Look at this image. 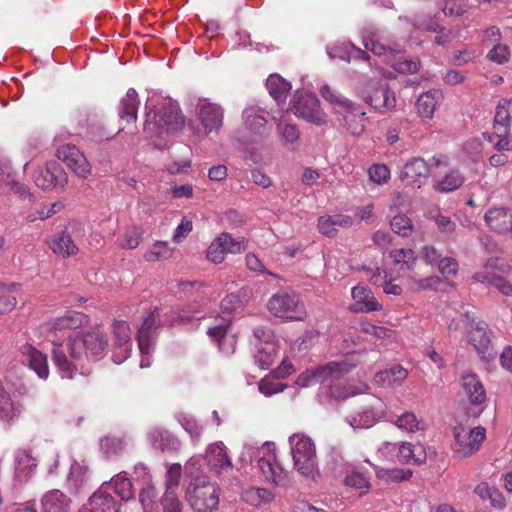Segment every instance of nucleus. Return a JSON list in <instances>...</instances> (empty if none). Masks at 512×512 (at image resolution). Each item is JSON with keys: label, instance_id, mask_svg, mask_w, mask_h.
Masks as SVG:
<instances>
[{"label": "nucleus", "instance_id": "obj_1", "mask_svg": "<svg viewBox=\"0 0 512 512\" xmlns=\"http://www.w3.org/2000/svg\"><path fill=\"white\" fill-rule=\"evenodd\" d=\"M196 465L199 463L194 459L186 464L190 480L185 487L184 498L194 512H213L219 504V487L207 475H195Z\"/></svg>", "mask_w": 512, "mask_h": 512}, {"label": "nucleus", "instance_id": "obj_2", "mask_svg": "<svg viewBox=\"0 0 512 512\" xmlns=\"http://www.w3.org/2000/svg\"><path fill=\"white\" fill-rule=\"evenodd\" d=\"M354 364L347 360L331 361L312 370L310 383H318L322 390L336 400H344L356 394L347 385L345 376L352 371Z\"/></svg>", "mask_w": 512, "mask_h": 512}, {"label": "nucleus", "instance_id": "obj_3", "mask_svg": "<svg viewBox=\"0 0 512 512\" xmlns=\"http://www.w3.org/2000/svg\"><path fill=\"white\" fill-rule=\"evenodd\" d=\"M146 109L148 107L146 106ZM185 124V116L176 103L167 102L154 110L146 111L144 132L149 138H162L164 135L177 133Z\"/></svg>", "mask_w": 512, "mask_h": 512}, {"label": "nucleus", "instance_id": "obj_4", "mask_svg": "<svg viewBox=\"0 0 512 512\" xmlns=\"http://www.w3.org/2000/svg\"><path fill=\"white\" fill-rule=\"evenodd\" d=\"M74 338L73 352L81 355L83 362L99 360L108 348L107 334L100 328L95 327L86 332H77L72 335Z\"/></svg>", "mask_w": 512, "mask_h": 512}, {"label": "nucleus", "instance_id": "obj_5", "mask_svg": "<svg viewBox=\"0 0 512 512\" xmlns=\"http://www.w3.org/2000/svg\"><path fill=\"white\" fill-rule=\"evenodd\" d=\"M294 468L304 476H314L317 471L316 448L313 441L303 434L289 438Z\"/></svg>", "mask_w": 512, "mask_h": 512}, {"label": "nucleus", "instance_id": "obj_6", "mask_svg": "<svg viewBox=\"0 0 512 512\" xmlns=\"http://www.w3.org/2000/svg\"><path fill=\"white\" fill-rule=\"evenodd\" d=\"M73 336L63 342L52 341V360L62 378L72 379L77 373L82 374L84 362L81 355L73 352Z\"/></svg>", "mask_w": 512, "mask_h": 512}, {"label": "nucleus", "instance_id": "obj_7", "mask_svg": "<svg viewBox=\"0 0 512 512\" xmlns=\"http://www.w3.org/2000/svg\"><path fill=\"white\" fill-rule=\"evenodd\" d=\"M291 111L299 118L317 126L327 123V115L320 107L317 96L309 92L296 91L290 102Z\"/></svg>", "mask_w": 512, "mask_h": 512}, {"label": "nucleus", "instance_id": "obj_8", "mask_svg": "<svg viewBox=\"0 0 512 512\" xmlns=\"http://www.w3.org/2000/svg\"><path fill=\"white\" fill-rule=\"evenodd\" d=\"M362 99L380 112L390 111L396 106L395 93L382 79H370L361 91Z\"/></svg>", "mask_w": 512, "mask_h": 512}, {"label": "nucleus", "instance_id": "obj_9", "mask_svg": "<svg viewBox=\"0 0 512 512\" xmlns=\"http://www.w3.org/2000/svg\"><path fill=\"white\" fill-rule=\"evenodd\" d=\"M453 434L455 438L454 452L459 458H467L479 450L485 439L486 431L483 427H475L466 430L459 424L454 427Z\"/></svg>", "mask_w": 512, "mask_h": 512}, {"label": "nucleus", "instance_id": "obj_10", "mask_svg": "<svg viewBox=\"0 0 512 512\" xmlns=\"http://www.w3.org/2000/svg\"><path fill=\"white\" fill-rule=\"evenodd\" d=\"M268 309L274 316L290 320H301L304 314L298 296L287 292L274 294L268 302Z\"/></svg>", "mask_w": 512, "mask_h": 512}, {"label": "nucleus", "instance_id": "obj_11", "mask_svg": "<svg viewBox=\"0 0 512 512\" xmlns=\"http://www.w3.org/2000/svg\"><path fill=\"white\" fill-rule=\"evenodd\" d=\"M471 330L469 332V341L478 352L482 360L492 361L497 356V351L491 340L492 332L488 329L485 321L470 320Z\"/></svg>", "mask_w": 512, "mask_h": 512}, {"label": "nucleus", "instance_id": "obj_12", "mask_svg": "<svg viewBox=\"0 0 512 512\" xmlns=\"http://www.w3.org/2000/svg\"><path fill=\"white\" fill-rule=\"evenodd\" d=\"M33 180L39 188L50 190L64 187L68 182V175L59 162L49 161L44 167L34 170Z\"/></svg>", "mask_w": 512, "mask_h": 512}, {"label": "nucleus", "instance_id": "obj_13", "mask_svg": "<svg viewBox=\"0 0 512 512\" xmlns=\"http://www.w3.org/2000/svg\"><path fill=\"white\" fill-rule=\"evenodd\" d=\"M246 249L244 238L234 239L229 233H222L207 249V259L213 263H221L227 253L237 254Z\"/></svg>", "mask_w": 512, "mask_h": 512}, {"label": "nucleus", "instance_id": "obj_14", "mask_svg": "<svg viewBox=\"0 0 512 512\" xmlns=\"http://www.w3.org/2000/svg\"><path fill=\"white\" fill-rule=\"evenodd\" d=\"M56 156L63 161L77 176L86 179L91 174V165L85 155L73 144L57 149Z\"/></svg>", "mask_w": 512, "mask_h": 512}, {"label": "nucleus", "instance_id": "obj_15", "mask_svg": "<svg viewBox=\"0 0 512 512\" xmlns=\"http://www.w3.org/2000/svg\"><path fill=\"white\" fill-rule=\"evenodd\" d=\"M161 327L158 308L150 311L137 331L138 346L143 354H149L153 349L157 330Z\"/></svg>", "mask_w": 512, "mask_h": 512}, {"label": "nucleus", "instance_id": "obj_16", "mask_svg": "<svg viewBox=\"0 0 512 512\" xmlns=\"http://www.w3.org/2000/svg\"><path fill=\"white\" fill-rule=\"evenodd\" d=\"M112 327V347L115 350L112 357L115 363L120 364L128 358L131 351V329L126 321H114Z\"/></svg>", "mask_w": 512, "mask_h": 512}, {"label": "nucleus", "instance_id": "obj_17", "mask_svg": "<svg viewBox=\"0 0 512 512\" xmlns=\"http://www.w3.org/2000/svg\"><path fill=\"white\" fill-rule=\"evenodd\" d=\"M351 106V108L344 107L336 110V113L340 116L339 121L347 132L352 136H360L365 131L366 113L359 104L351 101Z\"/></svg>", "mask_w": 512, "mask_h": 512}, {"label": "nucleus", "instance_id": "obj_18", "mask_svg": "<svg viewBox=\"0 0 512 512\" xmlns=\"http://www.w3.org/2000/svg\"><path fill=\"white\" fill-rule=\"evenodd\" d=\"M199 119L206 134L218 133L223 126L224 109L216 103L203 100L199 105Z\"/></svg>", "mask_w": 512, "mask_h": 512}, {"label": "nucleus", "instance_id": "obj_19", "mask_svg": "<svg viewBox=\"0 0 512 512\" xmlns=\"http://www.w3.org/2000/svg\"><path fill=\"white\" fill-rule=\"evenodd\" d=\"M110 484L103 483L88 499L87 505L94 512H119L121 503L109 491Z\"/></svg>", "mask_w": 512, "mask_h": 512}, {"label": "nucleus", "instance_id": "obj_20", "mask_svg": "<svg viewBox=\"0 0 512 512\" xmlns=\"http://www.w3.org/2000/svg\"><path fill=\"white\" fill-rule=\"evenodd\" d=\"M245 129L252 137V141H258L268 136L270 128L267 119L254 107L244 109L242 113Z\"/></svg>", "mask_w": 512, "mask_h": 512}, {"label": "nucleus", "instance_id": "obj_21", "mask_svg": "<svg viewBox=\"0 0 512 512\" xmlns=\"http://www.w3.org/2000/svg\"><path fill=\"white\" fill-rule=\"evenodd\" d=\"M430 176V167L422 158H413L409 160L400 173V179L407 181L408 184L421 187L426 183Z\"/></svg>", "mask_w": 512, "mask_h": 512}, {"label": "nucleus", "instance_id": "obj_22", "mask_svg": "<svg viewBox=\"0 0 512 512\" xmlns=\"http://www.w3.org/2000/svg\"><path fill=\"white\" fill-rule=\"evenodd\" d=\"M484 220L495 233H512V209L506 207L490 208L485 213Z\"/></svg>", "mask_w": 512, "mask_h": 512}, {"label": "nucleus", "instance_id": "obj_23", "mask_svg": "<svg viewBox=\"0 0 512 512\" xmlns=\"http://www.w3.org/2000/svg\"><path fill=\"white\" fill-rule=\"evenodd\" d=\"M258 466L265 478L271 483L278 486L286 484L287 471L277 461L274 453H268L266 456L259 458Z\"/></svg>", "mask_w": 512, "mask_h": 512}, {"label": "nucleus", "instance_id": "obj_24", "mask_svg": "<svg viewBox=\"0 0 512 512\" xmlns=\"http://www.w3.org/2000/svg\"><path fill=\"white\" fill-rule=\"evenodd\" d=\"M21 353L29 367L35 371L39 378L46 380L49 376L47 356L30 344L23 345Z\"/></svg>", "mask_w": 512, "mask_h": 512}, {"label": "nucleus", "instance_id": "obj_25", "mask_svg": "<svg viewBox=\"0 0 512 512\" xmlns=\"http://www.w3.org/2000/svg\"><path fill=\"white\" fill-rule=\"evenodd\" d=\"M206 461L209 469L215 473H221L232 467L231 459L222 442H216L209 446L206 452Z\"/></svg>", "mask_w": 512, "mask_h": 512}, {"label": "nucleus", "instance_id": "obj_26", "mask_svg": "<svg viewBox=\"0 0 512 512\" xmlns=\"http://www.w3.org/2000/svg\"><path fill=\"white\" fill-rule=\"evenodd\" d=\"M498 259L489 260L484 269L476 272L473 278L477 282L487 283L499 290L503 295H512V285L502 276L497 275L495 272L489 271L488 268L492 267Z\"/></svg>", "mask_w": 512, "mask_h": 512}, {"label": "nucleus", "instance_id": "obj_27", "mask_svg": "<svg viewBox=\"0 0 512 512\" xmlns=\"http://www.w3.org/2000/svg\"><path fill=\"white\" fill-rule=\"evenodd\" d=\"M397 458L402 464L421 465L426 462L427 454L424 446L420 443L402 442L398 447Z\"/></svg>", "mask_w": 512, "mask_h": 512}, {"label": "nucleus", "instance_id": "obj_28", "mask_svg": "<svg viewBox=\"0 0 512 512\" xmlns=\"http://www.w3.org/2000/svg\"><path fill=\"white\" fill-rule=\"evenodd\" d=\"M139 103L137 91L134 88H129L118 107L120 120L126 123L135 122L137 120Z\"/></svg>", "mask_w": 512, "mask_h": 512}, {"label": "nucleus", "instance_id": "obj_29", "mask_svg": "<svg viewBox=\"0 0 512 512\" xmlns=\"http://www.w3.org/2000/svg\"><path fill=\"white\" fill-rule=\"evenodd\" d=\"M462 387L469 399L474 405H480L486 400V391L475 374H466L461 378Z\"/></svg>", "mask_w": 512, "mask_h": 512}, {"label": "nucleus", "instance_id": "obj_30", "mask_svg": "<svg viewBox=\"0 0 512 512\" xmlns=\"http://www.w3.org/2000/svg\"><path fill=\"white\" fill-rule=\"evenodd\" d=\"M43 512H69L71 499L60 490H51L42 498Z\"/></svg>", "mask_w": 512, "mask_h": 512}, {"label": "nucleus", "instance_id": "obj_31", "mask_svg": "<svg viewBox=\"0 0 512 512\" xmlns=\"http://www.w3.org/2000/svg\"><path fill=\"white\" fill-rule=\"evenodd\" d=\"M408 372L400 365H394L389 369L379 371L374 376L376 384L383 387L399 386L407 378Z\"/></svg>", "mask_w": 512, "mask_h": 512}, {"label": "nucleus", "instance_id": "obj_32", "mask_svg": "<svg viewBox=\"0 0 512 512\" xmlns=\"http://www.w3.org/2000/svg\"><path fill=\"white\" fill-rule=\"evenodd\" d=\"M352 297L359 305L358 311L361 312H373L379 311L382 305L374 297L373 292L364 286H355L352 289Z\"/></svg>", "mask_w": 512, "mask_h": 512}, {"label": "nucleus", "instance_id": "obj_33", "mask_svg": "<svg viewBox=\"0 0 512 512\" xmlns=\"http://www.w3.org/2000/svg\"><path fill=\"white\" fill-rule=\"evenodd\" d=\"M441 98L442 94L438 90L422 93L416 101V109L419 116L424 119H431Z\"/></svg>", "mask_w": 512, "mask_h": 512}, {"label": "nucleus", "instance_id": "obj_34", "mask_svg": "<svg viewBox=\"0 0 512 512\" xmlns=\"http://www.w3.org/2000/svg\"><path fill=\"white\" fill-rule=\"evenodd\" d=\"M50 248L63 258L75 255L78 252V247L66 231H61L52 238Z\"/></svg>", "mask_w": 512, "mask_h": 512}, {"label": "nucleus", "instance_id": "obj_35", "mask_svg": "<svg viewBox=\"0 0 512 512\" xmlns=\"http://www.w3.org/2000/svg\"><path fill=\"white\" fill-rule=\"evenodd\" d=\"M512 101L503 98L498 102L494 117V128L496 133H509L511 125L510 106Z\"/></svg>", "mask_w": 512, "mask_h": 512}, {"label": "nucleus", "instance_id": "obj_36", "mask_svg": "<svg viewBox=\"0 0 512 512\" xmlns=\"http://www.w3.org/2000/svg\"><path fill=\"white\" fill-rule=\"evenodd\" d=\"M228 327L229 323L225 319H221L220 323L208 328L207 331L209 337H211V339L217 343L218 348L226 353L229 352V349L226 348L227 342L229 343V346L232 348V352L234 351V340L232 338L227 337Z\"/></svg>", "mask_w": 512, "mask_h": 512}, {"label": "nucleus", "instance_id": "obj_37", "mask_svg": "<svg viewBox=\"0 0 512 512\" xmlns=\"http://www.w3.org/2000/svg\"><path fill=\"white\" fill-rule=\"evenodd\" d=\"M276 345L271 341H265L257 345L256 353L254 355L255 362L262 369H268L277 358Z\"/></svg>", "mask_w": 512, "mask_h": 512}, {"label": "nucleus", "instance_id": "obj_38", "mask_svg": "<svg viewBox=\"0 0 512 512\" xmlns=\"http://www.w3.org/2000/svg\"><path fill=\"white\" fill-rule=\"evenodd\" d=\"M86 315L77 311H67L63 316L57 317L53 323L54 330L76 329L86 322Z\"/></svg>", "mask_w": 512, "mask_h": 512}, {"label": "nucleus", "instance_id": "obj_39", "mask_svg": "<svg viewBox=\"0 0 512 512\" xmlns=\"http://www.w3.org/2000/svg\"><path fill=\"white\" fill-rule=\"evenodd\" d=\"M270 95L276 101H284L288 92L291 90V84L278 74H272L266 82Z\"/></svg>", "mask_w": 512, "mask_h": 512}, {"label": "nucleus", "instance_id": "obj_40", "mask_svg": "<svg viewBox=\"0 0 512 512\" xmlns=\"http://www.w3.org/2000/svg\"><path fill=\"white\" fill-rule=\"evenodd\" d=\"M22 411L19 403L12 400L9 393H5L0 397V419L5 422H13L18 419Z\"/></svg>", "mask_w": 512, "mask_h": 512}, {"label": "nucleus", "instance_id": "obj_41", "mask_svg": "<svg viewBox=\"0 0 512 512\" xmlns=\"http://www.w3.org/2000/svg\"><path fill=\"white\" fill-rule=\"evenodd\" d=\"M86 473L87 469L83 465L77 462H74L71 465L70 472L67 477V486L71 493H79L80 489L86 483Z\"/></svg>", "mask_w": 512, "mask_h": 512}, {"label": "nucleus", "instance_id": "obj_42", "mask_svg": "<svg viewBox=\"0 0 512 512\" xmlns=\"http://www.w3.org/2000/svg\"><path fill=\"white\" fill-rule=\"evenodd\" d=\"M464 175L459 170H451L444 178L435 185L439 192H452L460 188L464 183Z\"/></svg>", "mask_w": 512, "mask_h": 512}, {"label": "nucleus", "instance_id": "obj_43", "mask_svg": "<svg viewBox=\"0 0 512 512\" xmlns=\"http://www.w3.org/2000/svg\"><path fill=\"white\" fill-rule=\"evenodd\" d=\"M109 484L113 485L115 493L121 500L128 501L134 497L132 482L125 475L121 473L116 475Z\"/></svg>", "mask_w": 512, "mask_h": 512}, {"label": "nucleus", "instance_id": "obj_44", "mask_svg": "<svg viewBox=\"0 0 512 512\" xmlns=\"http://www.w3.org/2000/svg\"><path fill=\"white\" fill-rule=\"evenodd\" d=\"M392 423L399 429L408 433H415L421 430V422L418 420L417 416L410 411L403 412L397 416V418L393 420Z\"/></svg>", "mask_w": 512, "mask_h": 512}, {"label": "nucleus", "instance_id": "obj_45", "mask_svg": "<svg viewBox=\"0 0 512 512\" xmlns=\"http://www.w3.org/2000/svg\"><path fill=\"white\" fill-rule=\"evenodd\" d=\"M277 131L281 136V141L284 145H293L298 142L300 138V131L295 124L286 123L282 120L277 122Z\"/></svg>", "mask_w": 512, "mask_h": 512}, {"label": "nucleus", "instance_id": "obj_46", "mask_svg": "<svg viewBox=\"0 0 512 512\" xmlns=\"http://www.w3.org/2000/svg\"><path fill=\"white\" fill-rule=\"evenodd\" d=\"M391 230L401 237H408L413 232L412 220L405 214H397L390 221Z\"/></svg>", "mask_w": 512, "mask_h": 512}, {"label": "nucleus", "instance_id": "obj_47", "mask_svg": "<svg viewBox=\"0 0 512 512\" xmlns=\"http://www.w3.org/2000/svg\"><path fill=\"white\" fill-rule=\"evenodd\" d=\"M17 285L12 283L11 285L0 284V314L10 312L17 304L16 297L12 295V289H15Z\"/></svg>", "mask_w": 512, "mask_h": 512}, {"label": "nucleus", "instance_id": "obj_48", "mask_svg": "<svg viewBox=\"0 0 512 512\" xmlns=\"http://www.w3.org/2000/svg\"><path fill=\"white\" fill-rule=\"evenodd\" d=\"M321 96L329 103L336 106V110H341L344 107H352L351 100L339 94L336 90L332 89L329 85H324L320 89Z\"/></svg>", "mask_w": 512, "mask_h": 512}, {"label": "nucleus", "instance_id": "obj_49", "mask_svg": "<svg viewBox=\"0 0 512 512\" xmlns=\"http://www.w3.org/2000/svg\"><path fill=\"white\" fill-rule=\"evenodd\" d=\"M378 419V412L372 407L365 408L353 417L351 425L355 428H369L373 426Z\"/></svg>", "mask_w": 512, "mask_h": 512}, {"label": "nucleus", "instance_id": "obj_50", "mask_svg": "<svg viewBox=\"0 0 512 512\" xmlns=\"http://www.w3.org/2000/svg\"><path fill=\"white\" fill-rule=\"evenodd\" d=\"M364 46L367 50H370L374 55L377 56H384L387 54H391L393 56H396L398 54H401L402 50L400 46H390V45H384L383 43L369 39L365 40Z\"/></svg>", "mask_w": 512, "mask_h": 512}, {"label": "nucleus", "instance_id": "obj_51", "mask_svg": "<svg viewBox=\"0 0 512 512\" xmlns=\"http://www.w3.org/2000/svg\"><path fill=\"white\" fill-rule=\"evenodd\" d=\"M390 257L393 259L395 264H401L408 270L412 269L417 257L412 249H394L390 251Z\"/></svg>", "mask_w": 512, "mask_h": 512}, {"label": "nucleus", "instance_id": "obj_52", "mask_svg": "<svg viewBox=\"0 0 512 512\" xmlns=\"http://www.w3.org/2000/svg\"><path fill=\"white\" fill-rule=\"evenodd\" d=\"M146 484L147 486L143 487L139 493V501L143 507L144 512H152L158 498V492L153 485L150 483Z\"/></svg>", "mask_w": 512, "mask_h": 512}, {"label": "nucleus", "instance_id": "obj_53", "mask_svg": "<svg viewBox=\"0 0 512 512\" xmlns=\"http://www.w3.org/2000/svg\"><path fill=\"white\" fill-rule=\"evenodd\" d=\"M160 503L163 512H182L183 505L175 491H165Z\"/></svg>", "mask_w": 512, "mask_h": 512}, {"label": "nucleus", "instance_id": "obj_54", "mask_svg": "<svg viewBox=\"0 0 512 512\" xmlns=\"http://www.w3.org/2000/svg\"><path fill=\"white\" fill-rule=\"evenodd\" d=\"M182 474V467L179 463L172 464L166 472L165 491L177 490Z\"/></svg>", "mask_w": 512, "mask_h": 512}, {"label": "nucleus", "instance_id": "obj_55", "mask_svg": "<svg viewBox=\"0 0 512 512\" xmlns=\"http://www.w3.org/2000/svg\"><path fill=\"white\" fill-rule=\"evenodd\" d=\"M286 387V384L277 382L273 378L269 377L263 378L258 384L259 391L265 396H271L273 394L280 393L284 391Z\"/></svg>", "mask_w": 512, "mask_h": 512}, {"label": "nucleus", "instance_id": "obj_56", "mask_svg": "<svg viewBox=\"0 0 512 512\" xmlns=\"http://www.w3.org/2000/svg\"><path fill=\"white\" fill-rule=\"evenodd\" d=\"M328 466L334 474H342L345 471L346 461L340 449L335 447L331 449Z\"/></svg>", "mask_w": 512, "mask_h": 512}, {"label": "nucleus", "instance_id": "obj_57", "mask_svg": "<svg viewBox=\"0 0 512 512\" xmlns=\"http://www.w3.org/2000/svg\"><path fill=\"white\" fill-rule=\"evenodd\" d=\"M143 231L140 227H132L128 229L123 236V243L121 244L123 248L134 249L136 248L141 239H142Z\"/></svg>", "mask_w": 512, "mask_h": 512}, {"label": "nucleus", "instance_id": "obj_58", "mask_svg": "<svg viewBox=\"0 0 512 512\" xmlns=\"http://www.w3.org/2000/svg\"><path fill=\"white\" fill-rule=\"evenodd\" d=\"M171 255V251H169L166 247V243L157 242L154 244L153 249L146 252L144 258L147 261H157L160 259H167Z\"/></svg>", "mask_w": 512, "mask_h": 512}, {"label": "nucleus", "instance_id": "obj_59", "mask_svg": "<svg viewBox=\"0 0 512 512\" xmlns=\"http://www.w3.org/2000/svg\"><path fill=\"white\" fill-rule=\"evenodd\" d=\"M345 484L356 489H368L370 487L369 479L360 472H351L347 474L344 480Z\"/></svg>", "mask_w": 512, "mask_h": 512}, {"label": "nucleus", "instance_id": "obj_60", "mask_svg": "<svg viewBox=\"0 0 512 512\" xmlns=\"http://www.w3.org/2000/svg\"><path fill=\"white\" fill-rule=\"evenodd\" d=\"M318 230L321 234L327 237H335L338 228H335L331 215H323L318 218Z\"/></svg>", "mask_w": 512, "mask_h": 512}, {"label": "nucleus", "instance_id": "obj_61", "mask_svg": "<svg viewBox=\"0 0 512 512\" xmlns=\"http://www.w3.org/2000/svg\"><path fill=\"white\" fill-rule=\"evenodd\" d=\"M419 65V61L402 59V57H399L393 64V67L396 71L400 73L413 74L419 70Z\"/></svg>", "mask_w": 512, "mask_h": 512}, {"label": "nucleus", "instance_id": "obj_62", "mask_svg": "<svg viewBox=\"0 0 512 512\" xmlns=\"http://www.w3.org/2000/svg\"><path fill=\"white\" fill-rule=\"evenodd\" d=\"M441 9L445 15L450 16H460L465 12L463 0H444V2L441 4Z\"/></svg>", "mask_w": 512, "mask_h": 512}, {"label": "nucleus", "instance_id": "obj_63", "mask_svg": "<svg viewBox=\"0 0 512 512\" xmlns=\"http://www.w3.org/2000/svg\"><path fill=\"white\" fill-rule=\"evenodd\" d=\"M370 179L378 184L386 182L390 177V170L386 165H373L369 169Z\"/></svg>", "mask_w": 512, "mask_h": 512}, {"label": "nucleus", "instance_id": "obj_64", "mask_svg": "<svg viewBox=\"0 0 512 512\" xmlns=\"http://www.w3.org/2000/svg\"><path fill=\"white\" fill-rule=\"evenodd\" d=\"M509 50L506 45L497 44L488 53V58L498 64H503L508 60Z\"/></svg>", "mask_w": 512, "mask_h": 512}]
</instances>
